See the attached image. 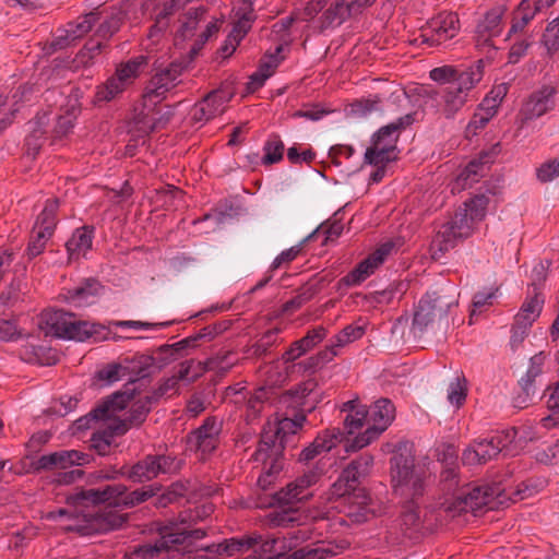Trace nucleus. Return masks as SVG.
Wrapping results in <instances>:
<instances>
[{"label": "nucleus", "instance_id": "obj_35", "mask_svg": "<svg viewBox=\"0 0 559 559\" xmlns=\"http://www.w3.org/2000/svg\"><path fill=\"white\" fill-rule=\"evenodd\" d=\"M355 15L349 4L337 0L321 16V29L341 25L347 17Z\"/></svg>", "mask_w": 559, "mask_h": 559}, {"label": "nucleus", "instance_id": "obj_59", "mask_svg": "<svg viewBox=\"0 0 559 559\" xmlns=\"http://www.w3.org/2000/svg\"><path fill=\"white\" fill-rule=\"evenodd\" d=\"M533 294L530 301L526 302V324L530 325L539 318L545 304L543 292H533Z\"/></svg>", "mask_w": 559, "mask_h": 559}, {"label": "nucleus", "instance_id": "obj_46", "mask_svg": "<svg viewBox=\"0 0 559 559\" xmlns=\"http://www.w3.org/2000/svg\"><path fill=\"white\" fill-rule=\"evenodd\" d=\"M396 159V151L371 144L366 150L365 162L373 166H385Z\"/></svg>", "mask_w": 559, "mask_h": 559}, {"label": "nucleus", "instance_id": "obj_6", "mask_svg": "<svg viewBox=\"0 0 559 559\" xmlns=\"http://www.w3.org/2000/svg\"><path fill=\"white\" fill-rule=\"evenodd\" d=\"M391 475L394 493L401 499H419L426 489L428 468L417 456H393Z\"/></svg>", "mask_w": 559, "mask_h": 559}, {"label": "nucleus", "instance_id": "obj_47", "mask_svg": "<svg viewBox=\"0 0 559 559\" xmlns=\"http://www.w3.org/2000/svg\"><path fill=\"white\" fill-rule=\"evenodd\" d=\"M467 71H469V67L466 69H459L451 66H443L432 69L430 71V79L440 83L441 86H445L452 81L461 78V75L465 74Z\"/></svg>", "mask_w": 559, "mask_h": 559}, {"label": "nucleus", "instance_id": "obj_17", "mask_svg": "<svg viewBox=\"0 0 559 559\" xmlns=\"http://www.w3.org/2000/svg\"><path fill=\"white\" fill-rule=\"evenodd\" d=\"M133 399V393L128 392H116L98 403L91 412L86 415L76 419L73 424L75 431H83L91 428L93 423L99 420H111L112 415L116 412L124 409L129 402Z\"/></svg>", "mask_w": 559, "mask_h": 559}, {"label": "nucleus", "instance_id": "obj_30", "mask_svg": "<svg viewBox=\"0 0 559 559\" xmlns=\"http://www.w3.org/2000/svg\"><path fill=\"white\" fill-rule=\"evenodd\" d=\"M496 115L495 100L483 99L465 128V136L471 139L477 135Z\"/></svg>", "mask_w": 559, "mask_h": 559}, {"label": "nucleus", "instance_id": "obj_31", "mask_svg": "<svg viewBox=\"0 0 559 559\" xmlns=\"http://www.w3.org/2000/svg\"><path fill=\"white\" fill-rule=\"evenodd\" d=\"M504 11L503 7H495L485 13L476 26L478 40L483 39L484 43H487L491 37L500 34Z\"/></svg>", "mask_w": 559, "mask_h": 559}, {"label": "nucleus", "instance_id": "obj_14", "mask_svg": "<svg viewBox=\"0 0 559 559\" xmlns=\"http://www.w3.org/2000/svg\"><path fill=\"white\" fill-rule=\"evenodd\" d=\"M155 73L145 86L143 99L145 105H157L166 98L167 93L179 84V76L185 70L183 62L174 61L165 68H154Z\"/></svg>", "mask_w": 559, "mask_h": 559}, {"label": "nucleus", "instance_id": "obj_10", "mask_svg": "<svg viewBox=\"0 0 559 559\" xmlns=\"http://www.w3.org/2000/svg\"><path fill=\"white\" fill-rule=\"evenodd\" d=\"M395 418V406L389 399H380L368 408L369 426L361 436L352 440L349 448L364 449L378 440Z\"/></svg>", "mask_w": 559, "mask_h": 559}, {"label": "nucleus", "instance_id": "obj_34", "mask_svg": "<svg viewBox=\"0 0 559 559\" xmlns=\"http://www.w3.org/2000/svg\"><path fill=\"white\" fill-rule=\"evenodd\" d=\"M255 540L258 539L254 538L253 535L241 538H230L217 545L213 544L207 549L215 551L218 555H226L227 557H231L236 554H241L248 551L249 549H253Z\"/></svg>", "mask_w": 559, "mask_h": 559}, {"label": "nucleus", "instance_id": "obj_42", "mask_svg": "<svg viewBox=\"0 0 559 559\" xmlns=\"http://www.w3.org/2000/svg\"><path fill=\"white\" fill-rule=\"evenodd\" d=\"M284 150L285 146L281 136L276 133H272L263 145L264 155L262 163L264 165H272L281 162L283 159Z\"/></svg>", "mask_w": 559, "mask_h": 559}, {"label": "nucleus", "instance_id": "obj_9", "mask_svg": "<svg viewBox=\"0 0 559 559\" xmlns=\"http://www.w3.org/2000/svg\"><path fill=\"white\" fill-rule=\"evenodd\" d=\"M452 300L438 292L425 294L415 308L412 321V331L416 336H423L429 329L436 325L448 326V314Z\"/></svg>", "mask_w": 559, "mask_h": 559}, {"label": "nucleus", "instance_id": "obj_12", "mask_svg": "<svg viewBox=\"0 0 559 559\" xmlns=\"http://www.w3.org/2000/svg\"><path fill=\"white\" fill-rule=\"evenodd\" d=\"M59 209L58 199H48L43 211L38 214L34 224L31 238L26 248L28 259L41 254L48 240L52 237L58 224L57 212Z\"/></svg>", "mask_w": 559, "mask_h": 559}, {"label": "nucleus", "instance_id": "obj_20", "mask_svg": "<svg viewBox=\"0 0 559 559\" xmlns=\"http://www.w3.org/2000/svg\"><path fill=\"white\" fill-rule=\"evenodd\" d=\"M170 456H147L145 460L138 462L131 468L122 466L119 469H114L111 473H105L102 477L106 479L116 478L119 475H127L132 481L150 480L158 475L165 473L166 469L162 467V462H166Z\"/></svg>", "mask_w": 559, "mask_h": 559}, {"label": "nucleus", "instance_id": "obj_62", "mask_svg": "<svg viewBox=\"0 0 559 559\" xmlns=\"http://www.w3.org/2000/svg\"><path fill=\"white\" fill-rule=\"evenodd\" d=\"M294 23V19L292 16L283 17L272 26V33L276 35L277 39L281 41L280 44H284V48L290 45V36L288 34L289 28Z\"/></svg>", "mask_w": 559, "mask_h": 559}, {"label": "nucleus", "instance_id": "obj_18", "mask_svg": "<svg viewBox=\"0 0 559 559\" xmlns=\"http://www.w3.org/2000/svg\"><path fill=\"white\" fill-rule=\"evenodd\" d=\"M214 511V506L210 502L197 506L193 509H187L179 513L175 519H171L168 524L171 528H178V531L185 533V545L190 546L193 542L202 539L206 532L204 528H194L193 525L198 521H202L210 516Z\"/></svg>", "mask_w": 559, "mask_h": 559}, {"label": "nucleus", "instance_id": "obj_51", "mask_svg": "<svg viewBox=\"0 0 559 559\" xmlns=\"http://www.w3.org/2000/svg\"><path fill=\"white\" fill-rule=\"evenodd\" d=\"M485 167L478 157L472 159L459 175L457 181L462 182L464 188L477 182L478 178L483 176Z\"/></svg>", "mask_w": 559, "mask_h": 559}, {"label": "nucleus", "instance_id": "obj_56", "mask_svg": "<svg viewBox=\"0 0 559 559\" xmlns=\"http://www.w3.org/2000/svg\"><path fill=\"white\" fill-rule=\"evenodd\" d=\"M542 43L548 53H554L559 50V15L547 25L542 37Z\"/></svg>", "mask_w": 559, "mask_h": 559}, {"label": "nucleus", "instance_id": "obj_43", "mask_svg": "<svg viewBox=\"0 0 559 559\" xmlns=\"http://www.w3.org/2000/svg\"><path fill=\"white\" fill-rule=\"evenodd\" d=\"M194 366L193 360H187L182 362L179 367V370L177 371L174 377L177 378V381L179 380H188V381H194L199 376H201L204 371L213 370L217 366V359L216 358H210L204 364L198 362L197 368L198 370L191 373V368Z\"/></svg>", "mask_w": 559, "mask_h": 559}, {"label": "nucleus", "instance_id": "obj_16", "mask_svg": "<svg viewBox=\"0 0 559 559\" xmlns=\"http://www.w3.org/2000/svg\"><path fill=\"white\" fill-rule=\"evenodd\" d=\"M488 203L489 199L484 194H477L465 201L449 221L456 235L464 239L468 238L474 233L475 226L485 218Z\"/></svg>", "mask_w": 559, "mask_h": 559}, {"label": "nucleus", "instance_id": "obj_24", "mask_svg": "<svg viewBox=\"0 0 559 559\" xmlns=\"http://www.w3.org/2000/svg\"><path fill=\"white\" fill-rule=\"evenodd\" d=\"M414 122V115L407 114L381 127L371 139V144L396 151V143L403 130Z\"/></svg>", "mask_w": 559, "mask_h": 559}, {"label": "nucleus", "instance_id": "obj_11", "mask_svg": "<svg viewBox=\"0 0 559 559\" xmlns=\"http://www.w3.org/2000/svg\"><path fill=\"white\" fill-rule=\"evenodd\" d=\"M147 57L140 55L117 67L116 72L104 84L97 87L95 102H110L122 93L127 85L135 80L141 69L146 66Z\"/></svg>", "mask_w": 559, "mask_h": 559}, {"label": "nucleus", "instance_id": "obj_19", "mask_svg": "<svg viewBox=\"0 0 559 559\" xmlns=\"http://www.w3.org/2000/svg\"><path fill=\"white\" fill-rule=\"evenodd\" d=\"M518 430L515 427L475 439L462 454H500L515 440Z\"/></svg>", "mask_w": 559, "mask_h": 559}, {"label": "nucleus", "instance_id": "obj_40", "mask_svg": "<svg viewBox=\"0 0 559 559\" xmlns=\"http://www.w3.org/2000/svg\"><path fill=\"white\" fill-rule=\"evenodd\" d=\"M319 290L320 288L318 287V284L307 283L299 288L295 297L287 300L283 305L282 311L284 313H293L294 311L300 309L305 304L310 301L319 293Z\"/></svg>", "mask_w": 559, "mask_h": 559}, {"label": "nucleus", "instance_id": "obj_13", "mask_svg": "<svg viewBox=\"0 0 559 559\" xmlns=\"http://www.w3.org/2000/svg\"><path fill=\"white\" fill-rule=\"evenodd\" d=\"M160 537L153 544H144L135 548L136 559H175L179 556L178 547L185 545V533L171 528L168 522L159 528Z\"/></svg>", "mask_w": 559, "mask_h": 559}, {"label": "nucleus", "instance_id": "obj_33", "mask_svg": "<svg viewBox=\"0 0 559 559\" xmlns=\"http://www.w3.org/2000/svg\"><path fill=\"white\" fill-rule=\"evenodd\" d=\"M131 371L136 379H144L151 376L154 369H162L169 364V358L155 355H136L131 361Z\"/></svg>", "mask_w": 559, "mask_h": 559}, {"label": "nucleus", "instance_id": "obj_4", "mask_svg": "<svg viewBox=\"0 0 559 559\" xmlns=\"http://www.w3.org/2000/svg\"><path fill=\"white\" fill-rule=\"evenodd\" d=\"M155 402L145 395L136 400L130 407L126 418L111 417V420L102 429L93 432L90 439V449L97 454H106L105 451L115 444V439L126 435L131 428L140 427L151 412Z\"/></svg>", "mask_w": 559, "mask_h": 559}, {"label": "nucleus", "instance_id": "obj_60", "mask_svg": "<svg viewBox=\"0 0 559 559\" xmlns=\"http://www.w3.org/2000/svg\"><path fill=\"white\" fill-rule=\"evenodd\" d=\"M328 331L324 326L319 325L307 332V334L298 340L304 349L308 353L326 337Z\"/></svg>", "mask_w": 559, "mask_h": 559}, {"label": "nucleus", "instance_id": "obj_28", "mask_svg": "<svg viewBox=\"0 0 559 559\" xmlns=\"http://www.w3.org/2000/svg\"><path fill=\"white\" fill-rule=\"evenodd\" d=\"M228 97L223 91H213L207 94L197 106L194 119L198 121H209L225 110V104Z\"/></svg>", "mask_w": 559, "mask_h": 559}, {"label": "nucleus", "instance_id": "obj_54", "mask_svg": "<svg viewBox=\"0 0 559 559\" xmlns=\"http://www.w3.org/2000/svg\"><path fill=\"white\" fill-rule=\"evenodd\" d=\"M318 383L314 379H308L292 388L287 395L299 406H305V399L308 397L317 388Z\"/></svg>", "mask_w": 559, "mask_h": 559}, {"label": "nucleus", "instance_id": "obj_1", "mask_svg": "<svg viewBox=\"0 0 559 559\" xmlns=\"http://www.w3.org/2000/svg\"><path fill=\"white\" fill-rule=\"evenodd\" d=\"M126 491L122 484L80 489L67 497L66 508L50 511L46 518L60 522L62 530L82 536L107 533L121 527L127 520L116 510L122 507Z\"/></svg>", "mask_w": 559, "mask_h": 559}, {"label": "nucleus", "instance_id": "obj_63", "mask_svg": "<svg viewBox=\"0 0 559 559\" xmlns=\"http://www.w3.org/2000/svg\"><path fill=\"white\" fill-rule=\"evenodd\" d=\"M277 330L266 331L259 341L252 346V354L257 357H262L267 354L270 347L275 343Z\"/></svg>", "mask_w": 559, "mask_h": 559}, {"label": "nucleus", "instance_id": "obj_29", "mask_svg": "<svg viewBox=\"0 0 559 559\" xmlns=\"http://www.w3.org/2000/svg\"><path fill=\"white\" fill-rule=\"evenodd\" d=\"M337 554V547L333 543L318 540L295 549L284 559H329Z\"/></svg>", "mask_w": 559, "mask_h": 559}, {"label": "nucleus", "instance_id": "obj_15", "mask_svg": "<svg viewBox=\"0 0 559 559\" xmlns=\"http://www.w3.org/2000/svg\"><path fill=\"white\" fill-rule=\"evenodd\" d=\"M459 19L455 13L441 12L420 27V35L413 40L415 45L438 46L455 36Z\"/></svg>", "mask_w": 559, "mask_h": 559}, {"label": "nucleus", "instance_id": "obj_39", "mask_svg": "<svg viewBox=\"0 0 559 559\" xmlns=\"http://www.w3.org/2000/svg\"><path fill=\"white\" fill-rule=\"evenodd\" d=\"M378 266L367 257L365 260L359 262L347 275L340 280V285L346 287L359 285L367 277H369Z\"/></svg>", "mask_w": 559, "mask_h": 559}, {"label": "nucleus", "instance_id": "obj_32", "mask_svg": "<svg viewBox=\"0 0 559 559\" xmlns=\"http://www.w3.org/2000/svg\"><path fill=\"white\" fill-rule=\"evenodd\" d=\"M94 238V227L83 226L75 229L71 238L66 242V248L69 253V258L79 259L84 255L87 250L91 249Z\"/></svg>", "mask_w": 559, "mask_h": 559}, {"label": "nucleus", "instance_id": "obj_26", "mask_svg": "<svg viewBox=\"0 0 559 559\" xmlns=\"http://www.w3.org/2000/svg\"><path fill=\"white\" fill-rule=\"evenodd\" d=\"M102 283L95 277L83 280L78 286L68 289L66 300L74 307H84L93 304L103 289Z\"/></svg>", "mask_w": 559, "mask_h": 559}, {"label": "nucleus", "instance_id": "obj_45", "mask_svg": "<svg viewBox=\"0 0 559 559\" xmlns=\"http://www.w3.org/2000/svg\"><path fill=\"white\" fill-rule=\"evenodd\" d=\"M73 456H38L37 462H32L36 464V468L38 469H53V468H62L67 467V464H76L80 465L81 462H88V456H75L76 461L72 460Z\"/></svg>", "mask_w": 559, "mask_h": 559}, {"label": "nucleus", "instance_id": "obj_21", "mask_svg": "<svg viewBox=\"0 0 559 559\" xmlns=\"http://www.w3.org/2000/svg\"><path fill=\"white\" fill-rule=\"evenodd\" d=\"M319 473L316 471H309L296 480L287 484L285 488H282L274 495V500L278 504H292L295 502L307 500L311 497L309 488L314 485L319 479Z\"/></svg>", "mask_w": 559, "mask_h": 559}, {"label": "nucleus", "instance_id": "obj_38", "mask_svg": "<svg viewBox=\"0 0 559 559\" xmlns=\"http://www.w3.org/2000/svg\"><path fill=\"white\" fill-rule=\"evenodd\" d=\"M66 107L64 114L58 117L53 129V132L58 138L67 135L73 129L74 122L81 110L78 99H69Z\"/></svg>", "mask_w": 559, "mask_h": 559}, {"label": "nucleus", "instance_id": "obj_22", "mask_svg": "<svg viewBox=\"0 0 559 559\" xmlns=\"http://www.w3.org/2000/svg\"><path fill=\"white\" fill-rule=\"evenodd\" d=\"M218 433L219 426L217 421L214 418H207L201 427L188 436V449L201 454H210L217 448Z\"/></svg>", "mask_w": 559, "mask_h": 559}, {"label": "nucleus", "instance_id": "obj_8", "mask_svg": "<svg viewBox=\"0 0 559 559\" xmlns=\"http://www.w3.org/2000/svg\"><path fill=\"white\" fill-rule=\"evenodd\" d=\"M46 324L52 334L60 338L85 342L106 340V329L102 324L90 323L78 319L73 313L58 309L46 314Z\"/></svg>", "mask_w": 559, "mask_h": 559}, {"label": "nucleus", "instance_id": "obj_49", "mask_svg": "<svg viewBox=\"0 0 559 559\" xmlns=\"http://www.w3.org/2000/svg\"><path fill=\"white\" fill-rule=\"evenodd\" d=\"M34 126L35 127L33 128L32 132L25 139L27 154L32 155L33 157H35L38 154L46 134V130L44 129V122L41 121V118L36 120L34 122Z\"/></svg>", "mask_w": 559, "mask_h": 559}, {"label": "nucleus", "instance_id": "obj_58", "mask_svg": "<svg viewBox=\"0 0 559 559\" xmlns=\"http://www.w3.org/2000/svg\"><path fill=\"white\" fill-rule=\"evenodd\" d=\"M417 500L418 499H402L404 503L402 522L407 528L416 527L420 522Z\"/></svg>", "mask_w": 559, "mask_h": 559}, {"label": "nucleus", "instance_id": "obj_7", "mask_svg": "<svg viewBox=\"0 0 559 559\" xmlns=\"http://www.w3.org/2000/svg\"><path fill=\"white\" fill-rule=\"evenodd\" d=\"M484 75V62L478 60L469 67V71L436 92L440 96V108L447 119H452L464 107L469 92L479 83Z\"/></svg>", "mask_w": 559, "mask_h": 559}, {"label": "nucleus", "instance_id": "obj_61", "mask_svg": "<svg viewBox=\"0 0 559 559\" xmlns=\"http://www.w3.org/2000/svg\"><path fill=\"white\" fill-rule=\"evenodd\" d=\"M205 9L197 8L188 11L186 15V21L182 22L180 27V33L183 37L189 36L197 28L199 22L204 19Z\"/></svg>", "mask_w": 559, "mask_h": 559}, {"label": "nucleus", "instance_id": "obj_44", "mask_svg": "<svg viewBox=\"0 0 559 559\" xmlns=\"http://www.w3.org/2000/svg\"><path fill=\"white\" fill-rule=\"evenodd\" d=\"M337 355L334 346H326L316 355L307 358L306 360L298 364L299 368H302L305 372H314L318 369L323 368Z\"/></svg>", "mask_w": 559, "mask_h": 559}, {"label": "nucleus", "instance_id": "obj_52", "mask_svg": "<svg viewBox=\"0 0 559 559\" xmlns=\"http://www.w3.org/2000/svg\"><path fill=\"white\" fill-rule=\"evenodd\" d=\"M98 20V12H90L88 14H85L83 17H81L79 21L68 23L67 26L70 28V35L79 39L83 37L85 34H87Z\"/></svg>", "mask_w": 559, "mask_h": 559}, {"label": "nucleus", "instance_id": "obj_48", "mask_svg": "<svg viewBox=\"0 0 559 559\" xmlns=\"http://www.w3.org/2000/svg\"><path fill=\"white\" fill-rule=\"evenodd\" d=\"M241 10L243 12L241 13L237 22L234 24L233 31L230 32V35H233L236 38V40H241L247 35L255 19L251 3L247 4Z\"/></svg>", "mask_w": 559, "mask_h": 559}, {"label": "nucleus", "instance_id": "obj_37", "mask_svg": "<svg viewBox=\"0 0 559 559\" xmlns=\"http://www.w3.org/2000/svg\"><path fill=\"white\" fill-rule=\"evenodd\" d=\"M126 12L119 8H111L105 20L99 24L96 35L102 39H109L116 34L126 20Z\"/></svg>", "mask_w": 559, "mask_h": 559}, {"label": "nucleus", "instance_id": "obj_41", "mask_svg": "<svg viewBox=\"0 0 559 559\" xmlns=\"http://www.w3.org/2000/svg\"><path fill=\"white\" fill-rule=\"evenodd\" d=\"M462 239L461 236L456 235L453 226L448 222L441 226L432 240V247L444 253L450 249L454 248L456 241Z\"/></svg>", "mask_w": 559, "mask_h": 559}, {"label": "nucleus", "instance_id": "obj_64", "mask_svg": "<svg viewBox=\"0 0 559 559\" xmlns=\"http://www.w3.org/2000/svg\"><path fill=\"white\" fill-rule=\"evenodd\" d=\"M537 179L549 182L559 176V158L545 162L536 170Z\"/></svg>", "mask_w": 559, "mask_h": 559}, {"label": "nucleus", "instance_id": "obj_27", "mask_svg": "<svg viewBox=\"0 0 559 559\" xmlns=\"http://www.w3.org/2000/svg\"><path fill=\"white\" fill-rule=\"evenodd\" d=\"M556 88L543 85L533 92L526 99V120L538 118L551 110L555 106Z\"/></svg>", "mask_w": 559, "mask_h": 559}, {"label": "nucleus", "instance_id": "obj_57", "mask_svg": "<svg viewBox=\"0 0 559 559\" xmlns=\"http://www.w3.org/2000/svg\"><path fill=\"white\" fill-rule=\"evenodd\" d=\"M467 396L466 379L464 377H456L448 389V401L451 404L461 406Z\"/></svg>", "mask_w": 559, "mask_h": 559}, {"label": "nucleus", "instance_id": "obj_55", "mask_svg": "<svg viewBox=\"0 0 559 559\" xmlns=\"http://www.w3.org/2000/svg\"><path fill=\"white\" fill-rule=\"evenodd\" d=\"M381 451L383 454H412L417 451V448L413 440L399 438L383 444Z\"/></svg>", "mask_w": 559, "mask_h": 559}, {"label": "nucleus", "instance_id": "obj_5", "mask_svg": "<svg viewBox=\"0 0 559 559\" xmlns=\"http://www.w3.org/2000/svg\"><path fill=\"white\" fill-rule=\"evenodd\" d=\"M305 421L304 412L295 414L294 418L269 420L263 427L259 448L253 454H283L285 451H293L299 440L297 432Z\"/></svg>", "mask_w": 559, "mask_h": 559}, {"label": "nucleus", "instance_id": "obj_23", "mask_svg": "<svg viewBox=\"0 0 559 559\" xmlns=\"http://www.w3.org/2000/svg\"><path fill=\"white\" fill-rule=\"evenodd\" d=\"M258 540L254 542L253 550L259 552L260 559H284L292 552V544L285 536L273 535H253Z\"/></svg>", "mask_w": 559, "mask_h": 559}, {"label": "nucleus", "instance_id": "obj_25", "mask_svg": "<svg viewBox=\"0 0 559 559\" xmlns=\"http://www.w3.org/2000/svg\"><path fill=\"white\" fill-rule=\"evenodd\" d=\"M372 459L373 456H357L343 469L338 480L334 484L335 487L340 488L344 485L345 488L342 495L355 489V484L358 483L360 478L368 475L373 464Z\"/></svg>", "mask_w": 559, "mask_h": 559}, {"label": "nucleus", "instance_id": "obj_50", "mask_svg": "<svg viewBox=\"0 0 559 559\" xmlns=\"http://www.w3.org/2000/svg\"><path fill=\"white\" fill-rule=\"evenodd\" d=\"M364 334V326L349 324L333 337L330 346H334V349H336V347H343L356 340L361 338Z\"/></svg>", "mask_w": 559, "mask_h": 559}, {"label": "nucleus", "instance_id": "obj_53", "mask_svg": "<svg viewBox=\"0 0 559 559\" xmlns=\"http://www.w3.org/2000/svg\"><path fill=\"white\" fill-rule=\"evenodd\" d=\"M284 50V44H278L274 50V52H265V55L260 60V64L258 68V72L269 73V78L274 73L275 69L280 66V63L284 60V56H281Z\"/></svg>", "mask_w": 559, "mask_h": 559}, {"label": "nucleus", "instance_id": "obj_2", "mask_svg": "<svg viewBox=\"0 0 559 559\" xmlns=\"http://www.w3.org/2000/svg\"><path fill=\"white\" fill-rule=\"evenodd\" d=\"M456 459L457 456H443L439 462L443 489L448 492L453 491V498L445 503V510L455 515L462 512L476 514L484 507L492 509L491 503L499 496L500 488L497 486H466L457 489L459 479L456 471L459 465Z\"/></svg>", "mask_w": 559, "mask_h": 559}, {"label": "nucleus", "instance_id": "obj_3", "mask_svg": "<svg viewBox=\"0 0 559 559\" xmlns=\"http://www.w3.org/2000/svg\"><path fill=\"white\" fill-rule=\"evenodd\" d=\"M365 425L369 426L367 406L358 407L344 418V430L340 428L325 429L300 454H321L341 448L344 452H357L361 449H352L347 443L361 436Z\"/></svg>", "mask_w": 559, "mask_h": 559}, {"label": "nucleus", "instance_id": "obj_36", "mask_svg": "<svg viewBox=\"0 0 559 559\" xmlns=\"http://www.w3.org/2000/svg\"><path fill=\"white\" fill-rule=\"evenodd\" d=\"M284 469V456H265L258 485L266 490Z\"/></svg>", "mask_w": 559, "mask_h": 559}]
</instances>
